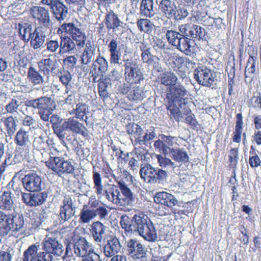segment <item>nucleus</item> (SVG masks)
<instances>
[{
    "mask_svg": "<svg viewBox=\"0 0 261 261\" xmlns=\"http://www.w3.org/2000/svg\"><path fill=\"white\" fill-rule=\"evenodd\" d=\"M120 224L126 231L138 234L147 241L155 242L158 239L154 226L145 216L135 215L130 218L126 215L122 216Z\"/></svg>",
    "mask_w": 261,
    "mask_h": 261,
    "instance_id": "1",
    "label": "nucleus"
},
{
    "mask_svg": "<svg viewBox=\"0 0 261 261\" xmlns=\"http://www.w3.org/2000/svg\"><path fill=\"white\" fill-rule=\"evenodd\" d=\"M166 38L168 43L179 50L189 55L192 52L194 42L190 38L182 36L179 33L174 30H167Z\"/></svg>",
    "mask_w": 261,
    "mask_h": 261,
    "instance_id": "2",
    "label": "nucleus"
},
{
    "mask_svg": "<svg viewBox=\"0 0 261 261\" xmlns=\"http://www.w3.org/2000/svg\"><path fill=\"white\" fill-rule=\"evenodd\" d=\"M57 32L59 34L65 33L70 35L69 37L76 42V46L79 49L83 48L87 42L85 33L81 28L73 23H64L58 29Z\"/></svg>",
    "mask_w": 261,
    "mask_h": 261,
    "instance_id": "3",
    "label": "nucleus"
},
{
    "mask_svg": "<svg viewBox=\"0 0 261 261\" xmlns=\"http://www.w3.org/2000/svg\"><path fill=\"white\" fill-rule=\"evenodd\" d=\"M123 61L124 75L128 83H138L143 79V74L137 62L132 59L124 60Z\"/></svg>",
    "mask_w": 261,
    "mask_h": 261,
    "instance_id": "4",
    "label": "nucleus"
},
{
    "mask_svg": "<svg viewBox=\"0 0 261 261\" xmlns=\"http://www.w3.org/2000/svg\"><path fill=\"white\" fill-rule=\"evenodd\" d=\"M194 79L200 85L210 87L216 81V73L205 66H200L194 70Z\"/></svg>",
    "mask_w": 261,
    "mask_h": 261,
    "instance_id": "5",
    "label": "nucleus"
},
{
    "mask_svg": "<svg viewBox=\"0 0 261 261\" xmlns=\"http://www.w3.org/2000/svg\"><path fill=\"white\" fill-rule=\"evenodd\" d=\"M118 184L120 187V191H119L113 203L120 206H127L130 204L134 199L131 190L123 179L118 181Z\"/></svg>",
    "mask_w": 261,
    "mask_h": 261,
    "instance_id": "6",
    "label": "nucleus"
},
{
    "mask_svg": "<svg viewBox=\"0 0 261 261\" xmlns=\"http://www.w3.org/2000/svg\"><path fill=\"white\" fill-rule=\"evenodd\" d=\"M126 247L128 255L134 259L145 260L147 251L145 247L139 241L130 239L127 242Z\"/></svg>",
    "mask_w": 261,
    "mask_h": 261,
    "instance_id": "7",
    "label": "nucleus"
},
{
    "mask_svg": "<svg viewBox=\"0 0 261 261\" xmlns=\"http://www.w3.org/2000/svg\"><path fill=\"white\" fill-rule=\"evenodd\" d=\"M43 249L46 253L61 256L63 254V246L53 234L46 236L43 241Z\"/></svg>",
    "mask_w": 261,
    "mask_h": 261,
    "instance_id": "8",
    "label": "nucleus"
},
{
    "mask_svg": "<svg viewBox=\"0 0 261 261\" xmlns=\"http://www.w3.org/2000/svg\"><path fill=\"white\" fill-rule=\"evenodd\" d=\"M30 13L39 24L48 26L51 23L50 13L48 8L42 6H33L30 10Z\"/></svg>",
    "mask_w": 261,
    "mask_h": 261,
    "instance_id": "9",
    "label": "nucleus"
},
{
    "mask_svg": "<svg viewBox=\"0 0 261 261\" xmlns=\"http://www.w3.org/2000/svg\"><path fill=\"white\" fill-rule=\"evenodd\" d=\"M13 213L6 215L0 211V237L7 235L10 231L14 230V218ZM2 239L0 238V243Z\"/></svg>",
    "mask_w": 261,
    "mask_h": 261,
    "instance_id": "10",
    "label": "nucleus"
},
{
    "mask_svg": "<svg viewBox=\"0 0 261 261\" xmlns=\"http://www.w3.org/2000/svg\"><path fill=\"white\" fill-rule=\"evenodd\" d=\"M24 188L29 191H40L42 189V180L39 176L35 173L25 175L21 179Z\"/></svg>",
    "mask_w": 261,
    "mask_h": 261,
    "instance_id": "11",
    "label": "nucleus"
},
{
    "mask_svg": "<svg viewBox=\"0 0 261 261\" xmlns=\"http://www.w3.org/2000/svg\"><path fill=\"white\" fill-rule=\"evenodd\" d=\"M38 66L40 70L46 74H49L50 73L56 74L59 71V64L53 55H49L46 59H42L38 62Z\"/></svg>",
    "mask_w": 261,
    "mask_h": 261,
    "instance_id": "12",
    "label": "nucleus"
},
{
    "mask_svg": "<svg viewBox=\"0 0 261 261\" xmlns=\"http://www.w3.org/2000/svg\"><path fill=\"white\" fill-rule=\"evenodd\" d=\"M122 22L119 19L118 15L113 11H110L106 16L105 24L108 30L112 29L117 36L122 34Z\"/></svg>",
    "mask_w": 261,
    "mask_h": 261,
    "instance_id": "13",
    "label": "nucleus"
},
{
    "mask_svg": "<svg viewBox=\"0 0 261 261\" xmlns=\"http://www.w3.org/2000/svg\"><path fill=\"white\" fill-rule=\"evenodd\" d=\"M73 249L75 254L81 257H86L94 251L92 245L84 237H80L75 241Z\"/></svg>",
    "mask_w": 261,
    "mask_h": 261,
    "instance_id": "14",
    "label": "nucleus"
},
{
    "mask_svg": "<svg viewBox=\"0 0 261 261\" xmlns=\"http://www.w3.org/2000/svg\"><path fill=\"white\" fill-rule=\"evenodd\" d=\"M48 35L47 30L43 27H38L33 32L31 38V45L35 49H37L43 46L45 44V39Z\"/></svg>",
    "mask_w": 261,
    "mask_h": 261,
    "instance_id": "15",
    "label": "nucleus"
},
{
    "mask_svg": "<svg viewBox=\"0 0 261 261\" xmlns=\"http://www.w3.org/2000/svg\"><path fill=\"white\" fill-rule=\"evenodd\" d=\"M76 207L73 206L72 199L69 196H66L61 206L60 217L64 222L68 221L72 218L75 212Z\"/></svg>",
    "mask_w": 261,
    "mask_h": 261,
    "instance_id": "16",
    "label": "nucleus"
},
{
    "mask_svg": "<svg viewBox=\"0 0 261 261\" xmlns=\"http://www.w3.org/2000/svg\"><path fill=\"white\" fill-rule=\"evenodd\" d=\"M63 128L73 133L81 134L84 137L88 136V132L84 124L74 119L69 118L63 122Z\"/></svg>",
    "mask_w": 261,
    "mask_h": 261,
    "instance_id": "17",
    "label": "nucleus"
},
{
    "mask_svg": "<svg viewBox=\"0 0 261 261\" xmlns=\"http://www.w3.org/2000/svg\"><path fill=\"white\" fill-rule=\"evenodd\" d=\"M117 38L113 39L108 44L110 53V61L111 64H119L122 56V48Z\"/></svg>",
    "mask_w": 261,
    "mask_h": 261,
    "instance_id": "18",
    "label": "nucleus"
},
{
    "mask_svg": "<svg viewBox=\"0 0 261 261\" xmlns=\"http://www.w3.org/2000/svg\"><path fill=\"white\" fill-rule=\"evenodd\" d=\"M122 246L116 237L108 240L103 247V253L106 257H111L121 252Z\"/></svg>",
    "mask_w": 261,
    "mask_h": 261,
    "instance_id": "19",
    "label": "nucleus"
},
{
    "mask_svg": "<svg viewBox=\"0 0 261 261\" xmlns=\"http://www.w3.org/2000/svg\"><path fill=\"white\" fill-rule=\"evenodd\" d=\"M159 9L161 13L168 18L175 16L177 11V6L174 0H160Z\"/></svg>",
    "mask_w": 261,
    "mask_h": 261,
    "instance_id": "20",
    "label": "nucleus"
},
{
    "mask_svg": "<svg viewBox=\"0 0 261 261\" xmlns=\"http://www.w3.org/2000/svg\"><path fill=\"white\" fill-rule=\"evenodd\" d=\"M154 201L169 207L175 206L178 202L173 195L166 192H158L154 197Z\"/></svg>",
    "mask_w": 261,
    "mask_h": 261,
    "instance_id": "21",
    "label": "nucleus"
},
{
    "mask_svg": "<svg viewBox=\"0 0 261 261\" xmlns=\"http://www.w3.org/2000/svg\"><path fill=\"white\" fill-rule=\"evenodd\" d=\"M50 8L55 19L60 23L62 22L67 18L69 10L62 2H58L55 6Z\"/></svg>",
    "mask_w": 261,
    "mask_h": 261,
    "instance_id": "22",
    "label": "nucleus"
},
{
    "mask_svg": "<svg viewBox=\"0 0 261 261\" xmlns=\"http://www.w3.org/2000/svg\"><path fill=\"white\" fill-rule=\"evenodd\" d=\"M15 196L11 192H5L0 195V210L7 212H15V205L14 202Z\"/></svg>",
    "mask_w": 261,
    "mask_h": 261,
    "instance_id": "23",
    "label": "nucleus"
},
{
    "mask_svg": "<svg viewBox=\"0 0 261 261\" xmlns=\"http://www.w3.org/2000/svg\"><path fill=\"white\" fill-rule=\"evenodd\" d=\"M85 48L81 55V63L83 64L88 65L95 59L96 48L94 43L88 40L85 44Z\"/></svg>",
    "mask_w": 261,
    "mask_h": 261,
    "instance_id": "24",
    "label": "nucleus"
},
{
    "mask_svg": "<svg viewBox=\"0 0 261 261\" xmlns=\"http://www.w3.org/2000/svg\"><path fill=\"white\" fill-rule=\"evenodd\" d=\"M53 102V100L50 97L41 96L38 98L28 101L26 105L42 111L49 109L50 107H51Z\"/></svg>",
    "mask_w": 261,
    "mask_h": 261,
    "instance_id": "25",
    "label": "nucleus"
},
{
    "mask_svg": "<svg viewBox=\"0 0 261 261\" xmlns=\"http://www.w3.org/2000/svg\"><path fill=\"white\" fill-rule=\"evenodd\" d=\"M187 93V90L185 87L180 84H175L170 87L167 92V97L169 100L174 102L177 99L182 98Z\"/></svg>",
    "mask_w": 261,
    "mask_h": 261,
    "instance_id": "26",
    "label": "nucleus"
},
{
    "mask_svg": "<svg viewBox=\"0 0 261 261\" xmlns=\"http://www.w3.org/2000/svg\"><path fill=\"white\" fill-rule=\"evenodd\" d=\"M106 230V226L99 221L93 222L91 225L92 235L97 243H101L104 239Z\"/></svg>",
    "mask_w": 261,
    "mask_h": 261,
    "instance_id": "27",
    "label": "nucleus"
},
{
    "mask_svg": "<svg viewBox=\"0 0 261 261\" xmlns=\"http://www.w3.org/2000/svg\"><path fill=\"white\" fill-rule=\"evenodd\" d=\"M156 158L160 166L166 169L169 172L175 173L179 171L180 166L171 159L161 154L156 155Z\"/></svg>",
    "mask_w": 261,
    "mask_h": 261,
    "instance_id": "28",
    "label": "nucleus"
},
{
    "mask_svg": "<svg viewBox=\"0 0 261 261\" xmlns=\"http://www.w3.org/2000/svg\"><path fill=\"white\" fill-rule=\"evenodd\" d=\"M126 130L127 133L132 136L130 139L134 145H137L138 140L140 139L143 134V128L136 123H128L126 125Z\"/></svg>",
    "mask_w": 261,
    "mask_h": 261,
    "instance_id": "29",
    "label": "nucleus"
},
{
    "mask_svg": "<svg viewBox=\"0 0 261 261\" xmlns=\"http://www.w3.org/2000/svg\"><path fill=\"white\" fill-rule=\"evenodd\" d=\"M170 157L176 162L182 164L189 163L190 157L184 148H173L170 150Z\"/></svg>",
    "mask_w": 261,
    "mask_h": 261,
    "instance_id": "30",
    "label": "nucleus"
},
{
    "mask_svg": "<svg viewBox=\"0 0 261 261\" xmlns=\"http://www.w3.org/2000/svg\"><path fill=\"white\" fill-rule=\"evenodd\" d=\"M156 174V169L150 164H146L144 167H142L140 170L141 178L148 183L153 184Z\"/></svg>",
    "mask_w": 261,
    "mask_h": 261,
    "instance_id": "31",
    "label": "nucleus"
},
{
    "mask_svg": "<svg viewBox=\"0 0 261 261\" xmlns=\"http://www.w3.org/2000/svg\"><path fill=\"white\" fill-rule=\"evenodd\" d=\"M61 52L72 53L76 50V42L68 36L60 37Z\"/></svg>",
    "mask_w": 261,
    "mask_h": 261,
    "instance_id": "32",
    "label": "nucleus"
},
{
    "mask_svg": "<svg viewBox=\"0 0 261 261\" xmlns=\"http://www.w3.org/2000/svg\"><path fill=\"white\" fill-rule=\"evenodd\" d=\"M153 5V0H142L140 6V14L146 17H152L155 14Z\"/></svg>",
    "mask_w": 261,
    "mask_h": 261,
    "instance_id": "33",
    "label": "nucleus"
},
{
    "mask_svg": "<svg viewBox=\"0 0 261 261\" xmlns=\"http://www.w3.org/2000/svg\"><path fill=\"white\" fill-rule=\"evenodd\" d=\"M159 79L161 84L170 87L176 84L178 81L177 76L171 71H167L161 74Z\"/></svg>",
    "mask_w": 261,
    "mask_h": 261,
    "instance_id": "34",
    "label": "nucleus"
},
{
    "mask_svg": "<svg viewBox=\"0 0 261 261\" xmlns=\"http://www.w3.org/2000/svg\"><path fill=\"white\" fill-rule=\"evenodd\" d=\"M19 34L21 39L24 41H29L33 35L32 25L29 23H19Z\"/></svg>",
    "mask_w": 261,
    "mask_h": 261,
    "instance_id": "35",
    "label": "nucleus"
},
{
    "mask_svg": "<svg viewBox=\"0 0 261 261\" xmlns=\"http://www.w3.org/2000/svg\"><path fill=\"white\" fill-rule=\"evenodd\" d=\"M63 161L62 156H50L48 160L45 162V164L48 168L58 174Z\"/></svg>",
    "mask_w": 261,
    "mask_h": 261,
    "instance_id": "36",
    "label": "nucleus"
},
{
    "mask_svg": "<svg viewBox=\"0 0 261 261\" xmlns=\"http://www.w3.org/2000/svg\"><path fill=\"white\" fill-rule=\"evenodd\" d=\"M120 187L115 185L108 184L105 187V198L109 201L113 202L118 195Z\"/></svg>",
    "mask_w": 261,
    "mask_h": 261,
    "instance_id": "37",
    "label": "nucleus"
},
{
    "mask_svg": "<svg viewBox=\"0 0 261 261\" xmlns=\"http://www.w3.org/2000/svg\"><path fill=\"white\" fill-rule=\"evenodd\" d=\"M93 180L94 184L95 192L97 195L103 196L105 197V189L102 185V178L100 174L93 171Z\"/></svg>",
    "mask_w": 261,
    "mask_h": 261,
    "instance_id": "38",
    "label": "nucleus"
},
{
    "mask_svg": "<svg viewBox=\"0 0 261 261\" xmlns=\"http://www.w3.org/2000/svg\"><path fill=\"white\" fill-rule=\"evenodd\" d=\"M93 209L88 208L87 206L84 205L80 214V222L82 223H89L94 219Z\"/></svg>",
    "mask_w": 261,
    "mask_h": 261,
    "instance_id": "39",
    "label": "nucleus"
},
{
    "mask_svg": "<svg viewBox=\"0 0 261 261\" xmlns=\"http://www.w3.org/2000/svg\"><path fill=\"white\" fill-rule=\"evenodd\" d=\"M137 26L141 32H144L148 34H151L154 29V25L148 19H140L137 22Z\"/></svg>",
    "mask_w": 261,
    "mask_h": 261,
    "instance_id": "40",
    "label": "nucleus"
},
{
    "mask_svg": "<svg viewBox=\"0 0 261 261\" xmlns=\"http://www.w3.org/2000/svg\"><path fill=\"white\" fill-rule=\"evenodd\" d=\"M190 32V37L192 38L200 40L203 39L205 35V29L200 26L196 24H193Z\"/></svg>",
    "mask_w": 261,
    "mask_h": 261,
    "instance_id": "41",
    "label": "nucleus"
},
{
    "mask_svg": "<svg viewBox=\"0 0 261 261\" xmlns=\"http://www.w3.org/2000/svg\"><path fill=\"white\" fill-rule=\"evenodd\" d=\"M256 58L253 56H249L247 65L245 70V79L251 78L255 71V61Z\"/></svg>",
    "mask_w": 261,
    "mask_h": 261,
    "instance_id": "42",
    "label": "nucleus"
},
{
    "mask_svg": "<svg viewBox=\"0 0 261 261\" xmlns=\"http://www.w3.org/2000/svg\"><path fill=\"white\" fill-rule=\"evenodd\" d=\"M28 75L30 81L34 84H40L44 82L43 76L32 67L29 68Z\"/></svg>",
    "mask_w": 261,
    "mask_h": 261,
    "instance_id": "43",
    "label": "nucleus"
},
{
    "mask_svg": "<svg viewBox=\"0 0 261 261\" xmlns=\"http://www.w3.org/2000/svg\"><path fill=\"white\" fill-rule=\"evenodd\" d=\"M6 124L8 128V134L11 137H13L14 140L16 141V135L15 134L16 125L14 117L10 116L6 120Z\"/></svg>",
    "mask_w": 261,
    "mask_h": 261,
    "instance_id": "44",
    "label": "nucleus"
},
{
    "mask_svg": "<svg viewBox=\"0 0 261 261\" xmlns=\"http://www.w3.org/2000/svg\"><path fill=\"white\" fill-rule=\"evenodd\" d=\"M145 97L144 92L139 86L133 87L130 91L129 98L133 100H141Z\"/></svg>",
    "mask_w": 261,
    "mask_h": 261,
    "instance_id": "45",
    "label": "nucleus"
},
{
    "mask_svg": "<svg viewBox=\"0 0 261 261\" xmlns=\"http://www.w3.org/2000/svg\"><path fill=\"white\" fill-rule=\"evenodd\" d=\"M87 110L88 106L87 105L83 103H79L76 104V108L72 110L71 113H75L77 118L83 120Z\"/></svg>",
    "mask_w": 261,
    "mask_h": 261,
    "instance_id": "46",
    "label": "nucleus"
},
{
    "mask_svg": "<svg viewBox=\"0 0 261 261\" xmlns=\"http://www.w3.org/2000/svg\"><path fill=\"white\" fill-rule=\"evenodd\" d=\"M47 197L45 192L32 194L31 206H37L42 204Z\"/></svg>",
    "mask_w": 261,
    "mask_h": 261,
    "instance_id": "47",
    "label": "nucleus"
},
{
    "mask_svg": "<svg viewBox=\"0 0 261 261\" xmlns=\"http://www.w3.org/2000/svg\"><path fill=\"white\" fill-rule=\"evenodd\" d=\"M76 92L75 91L67 88L64 93L65 103L70 105L76 103Z\"/></svg>",
    "mask_w": 261,
    "mask_h": 261,
    "instance_id": "48",
    "label": "nucleus"
},
{
    "mask_svg": "<svg viewBox=\"0 0 261 261\" xmlns=\"http://www.w3.org/2000/svg\"><path fill=\"white\" fill-rule=\"evenodd\" d=\"M94 217L98 216L101 221L106 220L110 210L104 206H100L96 209H93Z\"/></svg>",
    "mask_w": 261,
    "mask_h": 261,
    "instance_id": "49",
    "label": "nucleus"
},
{
    "mask_svg": "<svg viewBox=\"0 0 261 261\" xmlns=\"http://www.w3.org/2000/svg\"><path fill=\"white\" fill-rule=\"evenodd\" d=\"M74 166L71 162L63 160L58 174L60 175L65 173L71 174L74 172Z\"/></svg>",
    "mask_w": 261,
    "mask_h": 261,
    "instance_id": "50",
    "label": "nucleus"
},
{
    "mask_svg": "<svg viewBox=\"0 0 261 261\" xmlns=\"http://www.w3.org/2000/svg\"><path fill=\"white\" fill-rule=\"evenodd\" d=\"M46 47V49L51 53H54L56 52L59 49L61 53V46L60 43H59L57 40H47L46 42L44 44Z\"/></svg>",
    "mask_w": 261,
    "mask_h": 261,
    "instance_id": "51",
    "label": "nucleus"
},
{
    "mask_svg": "<svg viewBox=\"0 0 261 261\" xmlns=\"http://www.w3.org/2000/svg\"><path fill=\"white\" fill-rule=\"evenodd\" d=\"M168 114L173 117L175 120H178L180 117V112L179 108L172 101L167 109Z\"/></svg>",
    "mask_w": 261,
    "mask_h": 261,
    "instance_id": "52",
    "label": "nucleus"
},
{
    "mask_svg": "<svg viewBox=\"0 0 261 261\" xmlns=\"http://www.w3.org/2000/svg\"><path fill=\"white\" fill-rule=\"evenodd\" d=\"M37 247L36 245L30 246L23 253V261H29L30 258L35 257L37 254Z\"/></svg>",
    "mask_w": 261,
    "mask_h": 261,
    "instance_id": "53",
    "label": "nucleus"
},
{
    "mask_svg": "<svg viewBox=\"0 0 261 261\" xmlns=\"http://www.w3.org/2000/svg\"><path fill=\"white\" fill-rule=\"evenodd\" d=\"M96 64L98 65V71L105 73L108 69V63L106 59L100 56L95 60Z\"/></svg>",
    "mask_w": 261,
    "mask_h": 261,
    "instance_id": "54",
    "label": "nucleus"
},
{
    "mask_svg": "<svg viewBox=\"0 0 261 261\" xmlns=\"http://www.w3.org/2000/svg\"><path fill=\"white\" fill-rule=\"evenodd\" d=\"M142 60L143 63H147L149 65L153 64L154 62L155 56H152L148 49L143 51L141 54Z\"/></svg>",
    "mask_w": 261,
    "mask_h": 261,
    "instance_id": "55",
    "label": "nucleus"
},
{
    "mask_svg": "<svg viewBox=\"0 0 261 261\" xmlns=\"http://www.w3.org/2000/svg\"><path fill=\"white\" fill-rule=\"evenodd\" d=\"M28 60L25 57H23L18 61V65L17 67H19L18 70L20 73L22 75H26L29 71V68H28Z\"/></svg>",
    "mask_w": 261,
    "mask_h": 261,
    "instance_id": "56",
    "label": "nucleus"
},
{
    "mask_svg": "<svg viewBox=\"0 0 261 261\" xmlns=\"http://www.w3.org/2000/svg\"><path fill=\"white\" fill-rule=\"evenodd\" d=\"M52 259L53 256L51 254L42 252L38 253L35 257L31 258L30 261H52Z\"/></svg>",
    "mask_w": 261,
    "mask_h": 261,
    "instance_id": "57",
    "label": "nucleus"
},
{
    "mask_svg": "<svg viewBox=\"0 0 261 261\" xmlns=\"http://www.w3.org/2000/svg\"><path fill=\"white\" fill-rule=\"evenodd\" d=\"M155 136L156 134L154 130H152L151 131L147 130V132L143 136L142 139L141 137L140 139L138 140V144H145L147 141L152 140L155 137Z\"/></svg>",
    "mask_w": 261,
    "mask_h": 261,
    "instance_id": "58",
    "label": "nucleus"
},
{
    "mask_svg": "<svg viewBox=\"0 0 261 261\" xmlns=\"http://www.w3.org/2000/svg\"><path fill=\"white\" fill-rule=\"evenodd\" d=\"M188 14V11L186 7H177L176 13H175V16H173V17L178 20H182L187 17Z\"/></svg>",
    "mask_w": 261,
    "mask_h": 261,
    "instance_id": "59",
    "label": "nucleus"
},
{
    "mask_svg": "<svg viewBox=\"0 0 261 261\" xmlns=\"http://www.w3.org/2000/svg\"><path fill=\"white\" fill-rule=\"evenodd\" d=\"M156 174L155 175V178L153 181V184L156 183L158 181L161 182L167 179L168 175L166 170L159 169H156Z\"/></svg>",
    "mask_w": 261,
    "mask_h": 261,
    "instance_id": "60",
    "label": "nucleus"
},
{
    "mask_svg": "<svg viewBox=\"0 0 261 261\" xmlns=\"http://www.w3.org/2000/svg\"><path fill=\"white\" fill-rule=\"evenodd\" d=\"M107 84H109V82H102L99 83L98 86V93L100 96L104 99L107 98L109 97V93L107 90Z\"/></svg>",
    "mask_w": 261,
    "mask_h": 261,
    "instance_id": "61",
    "label": "nucleus"
},
{
    "mask_svg": "<svg viewBox=\"0 0 261 261\" xmlns=\"http://www.w3.org/2000/svg\"><path fill=\"white\" fill-rule=\"evenodd\" d=\"M28 140V136L25 131L20 129L17 132V145L23 146L25 145V143Z\"/></svg>",
    "mask_w": 261,
    "mask_h": 261,
    "instance_id": "62",
    "label": "nucleus"
},
{
    "mask_svg": "<svg viewBox=\"0 0 261 261\" xmlns=\"http://www.w3.org/2000/svg\"><path fill=\"white\" fill-rule=\"evenodd\" d=\"M46 144L47 143L44 141L43 138L41 137L35 138L33 142L34 147L40 151L46 149V147H47Z\"/></svg>",
    "mask_w": 261,
    "mask_h": 261,
    "instance_id": "63",
    "label": "nucleus"
},
{
    "mask_svg": "<svg viewBox=\"0 0 261 261\" xmlns=\"http://www.w3.org/2000/svg\"><path fill=\"white\" fill-rule=\"evenodd\" d=\"M191 26L190 24L185 23L180 24L178 26V30L179 31V35H181L182 36H186L189 38L190 32L191 29Z\"/></svg>",
    "mask_w": 261,
    "mask_h": 261,
    "instance_id": "64",
    "label": "nucleus"
}]
</instances>
